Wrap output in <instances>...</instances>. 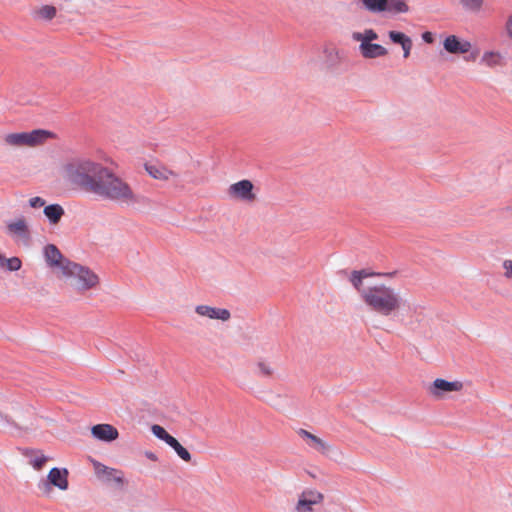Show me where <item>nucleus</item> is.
I'll use <instances>...</instances> for the list:
<instances>
[{
  "instance_id": "1",
  "label": "nucleus",
  "mask_w": 512,
  "mask_h": 512,
  "mask_svg": "<svg viewBox=\"0 0 512 512\" xmlns=\"http://www.w3.org/2000/svg\"><path fill=\"white\" fill-rule=\"evenodd\" d=\"M362 301L370 311L386 318L398 315L404 308L409 312L416 310L403 299L398 289L384 283L367 286L362 291Z\"/></svg>"
},
{
  "instance_id": "2",
  "label": "nucleus",
  "mask_w": 512,
  "mask_h": 512,
  "mask_svg": "<svg viewBox=\"0 0 512 512\" xmlns=\"http://www.w3.org/2000/svg\"><path fill=\"white\" fill-rule=\"evenodd\" d=\"M105 168L90 158L77 157L62 166L61 177L70 187L93 193Z\"/></svg>"
},
{
  "instance_id": "3",
  "label": "nucleus",
  "mask_w": 512,
  "mask_h": 512,
  "mask_svg": "<svg viewBox=\"0 0 512 512\" xmlns=\"http://www.w3.org/2000/svg\"><path fill=\"white\" fill-rule=\"evenodd\" d=\"M92 194L118 204L132 205L138 201L129 183L108 167L103 171Z\"/></svg>"
},
{
  "instance_id": "4",
  "label": "nucleus",
  "mask_w": 512,
  "mask_h": 512,
  "mask_svg": "<svg viewBox=\"0 0 512 512\" xmlns=\"http://www.w3.org/2000/svg\"><path fill=\"white\" fill-rule=\"evenodd\" d=\"M59 278L65 279L80 294L97 288L100 283L98 275L90 268L72 261L62 267V274Z\"/></svg>"
},
{
  "instance_id": "5",
  "label": "nucleus",
  "mask_w": 512,
  "mask_h": 512,
  "mask_svg": "<svg viewBox=\"0 0 512 512\" xmlns=\"http://www.w3.org/2000/svg\"><path fill=\"white\" fill-rule=\"evenodd\" d=\"M53 137L54 134L48 130L36 129L30 132L8 134L5 136V143L14 147H37Z\"/></svg>"
},
{
  "instance_id": "6",
  "label": "nucleus",
  "mask_w": 512,
  "mask_h": 512,
  "mask_svg": "<svg viewBox=\"0 0 512 512\" xmlns=\"http://www.w3.org/2000/svg\"><path fill=\"white\" fill-rule=\"evenodd\" d=\"M323 500L324 496L319 491L306 489L298 495L294 512H314L315 506L320 505Z\"/></svg>"
},
{
  "instance_id": "7",
  "label": "nucleus",
  "mask_w": 512,
  "mask_h": 512,
  "mask_svg": "<svg viewBox=\"0 0 512 512\" xmlns=\"http://www.w3.org/2000/svg\"><path fill=\"white\" fill-rule=\"evenodd\" d=\"M254 185L250 180H241L233 183L227 189V194L231 199L245 202H253L256 195L253 192Z\"/></svg>"
},
{
  "instance_id": "8",
  "label": "nucleus",
  "mask_w": 512,
  "mask_h": 512,
  "mask_svg": "<svg viewBox=\"0 0 512 512\" xmlns=\"http://www.w3.org/2000/svg\"><path fill=\"white\" fill-rule=\"evenodd\" d=\"M151 431L157 438L163 440L166 444L173 448L183 461L189 462L191 460V454L189 451L184 448L176 438L171 436L162 426L155 424L151 427Z\"/></svg>"
},
{
  "instance_id": "9",
  "label": "nucleus",
  "mask_w": 512,
  "mask_h": 512,
  "mask_svg": "<svg viewBox=\"0 0 512 512\" xmlns=\"http://www.w3.org/2000/svg\"><path fill=\"white\" fill-rule=\"evenodd\" d=\"M6 229L7 233L15 240V242L22 243L24 245L28 244L30 232L25 218L21 217L8 222Z\"/></svg>"
},
{
  "instance_id": "10",
  "label": "nucleus",
  "mask_w": 512,
  "mask_h": 512,
  "mask_svg": "<svg viewBox=\"0 0 512 512\" xmlns=\"http://www.w3.org/2000/svg\"><path fill=\"white\" fill-rule=\"evenodd\" d=\"M44 256L47 264L54 270L57 277H60L62 274V267L65 266L66 263L71 262L63 258L59 249L53 244H49L44 248Z\"/></svg>"
},
{
  "instance_id": "11",
  "label": "nucleus",
  "mask_w": 512,
  "mask_h": 512,
  "mask_svg": "<svg viewBox=\"0 0 512 512\" xmlns=\"http://www.w3.org/2000/svg\"><path fill=\"white\" fill-rule=\"evenodd\" d=\"M463 389V383L461 381H447L442 378H437L433 381L430 386V393L437 398H440L444 393L460 392Z\"/></svg>"
},
{
  "instance_id": "12",
  "label": "nucleus",
  "mask_w": 512,
  "mask_h": 512,
  "mask_svg": "<svg viewBox=\"0 0 512 512\" xmlns=\"http://www.w3.org/2000/svg\"><path fill=\"white\" fill-rule=\"evenodd\" d=\"M93 467L98 478L105 481H115L119 485L124 484V475L122 471L105 466L98 461H93Z\"/></svg>"
},
{
  "instance_id": "13",
  "label": "nucleus",
  "mask_w": 512,
  "mask_h": 512,
  "mask_svg": "<svg viewBox=\"0 0 512 512\" xmlns=\"http://www.w3.org/2000/svg\"><path fill=\"white\" fill-rule=\"evenodd\" d=\"M195 312L201 317H206L211 320H221L223 322L228 321L231 317L229 310L209 305H197Z\"/></svg>"
},
{
  "instance_id": "14",
  "label": "nucleus",
  "mask_w": 512,
  "mask_h": 512,
  "mask_svg": "<svg viewBox=\"0 0 512 512\" xmlns=\"http://www.w3.org/2000/svg\"><path fill=\"white\" fill-rule=\"evenodd\" d=\"M145 171L150 177L160 181H168L178 176L176 172L159 163H146Z\"/></svg>"
},
{
  "instance_id": "15",
  "label": "nucleus",
  "mask_w": 512,
  "mask_h": 512,
  "mask_svg": "<svg viewBox=\"0 0 512 512\" xmlns=\"http://www.w3.org/2000/svg\"><path fill=\"white\" fill-rule=\"evenodd\" d=\"M298 435L305 441V443L313 450L319 453H327L330 450V445L322 438L310 433L307 430L300 429Z\"/></svg>"
},
{
  "instance_id": "16",
  "label": "nucleus",
  "mask_w": 512,
  "mask_h": 512,
  "mask_svg": "<svg viewBox=\"0 0 512 512\" xmlns=\"http://www.w3.org/2000/svg\"><path fill=\"white\" fill-rule=\"evenodd\" d=\"M91 434L94 438L111 442L118 438L119 433L118 430L110 424H97L91 428Z\"/></svg>"
},
{
  "instance_id": "17",
  "label": "nucleus",
  "mask_w": 512,
  "mask_h": 512,
  "mask_svg": "<svg viewBox=\"0 0 512 512\" xmlns=\"http://www.w3.org/2000/svg\"><path fill=\"white\" fill-rule=\"evenodd\" d=\"M49 484L59 488L60 490L68 489V471L67 469L52 468L48 473V483L44 484L49 489Z\"/></svg>"
},
{
  "instance_id": "18",
  "label": "nucleus",
  "mask_w": 512,
  "mask_h": 512,
  "mask_svg": "<svg viewBox=\"0 0 512 512\" xmlns=\"http://www.w3.org/2000/svg\"><path fill=\"white\" fill-rule=\"evenodd\" d=\"M445 50L452 54L467 53L471 49V44L468 41H461L457 36H448L443 43Z\"/></svg>"
},
{
  "instance_id": "19",
  "label": "nucleus",
  "mask_w": 512,
  "mask_h": 512,
  "mask_svg": "<svg viewBox=\"0 0 512 512\" xmlns=\"http://www.w3.org/2000/svg\"><path fill=\"white\" fill-rule=\"evenodd\" d=\"M361 55L366 59L383 57L388 54V50L380 44L364 43L359 45Z\"/></svg>"
},
{
  "instance_id": "20",
  "label": "nucleus",
  "mask_w": 512,
  "mask_h": 512,
  "mask_svg": "<svg viewBox=\"0 0 512 512\" xmlns=\"http://www.w3.org/2000/svg\"><path fill=\"white\" fill-rule=\"evenodd\" d=\"M365 10L370 13H383L389 8V0H360Z\"/></svg>"
},
{
  "instance_id": "21",
  "label": "nucleus",
  "mask_w": 512,
  "mask_h": 512,
  "mask_svg": "<svg viewBox=\"0 0 512 512\" xmlns=\"http://www.w3.org/2000/svg\"><path fill=\"white\" fill-rule=\"evenodd\" d=\"M375 275L374 273H370L367 270H355L351 273L350 281L353 287L359 292L360 297L362 298V291L365 290L366 287L363 286V280L370 276Z\"/></svg>"
},
{
  "instance_id": "22",
  "label": "nucleus",
  "mask_w": 512,
  "mask_h": 512,
  "mask_svg": "<svg viewBox=\"0 0 512 512\" xmlns=\"http://www.w3.org/2000/svg\"><path fill=\"white\" fill-rule=\"evenodd\" d=\"M44 214L51 224L56 225L64 215V209L59 204H51L44 207Z\"/></svg>"
},
{
  "instance_id": "23",
  "label": "nucleus",
  "mask_w": 512,
  "mask_h": 512,
  "mask_svg": "<svg viewBox=\"0 0 512 512\" xmlns=\"http://www.w3.org/2000/svg\"><path fill=\"white\" fill-rule=\"evenodd\" d=\"M480 62L490 68H495L503 65V56L499 52L487 51L485 52Z\"/></svg>"
},
{
  "instance_id": "24",
  "label": "nucleus",
  "mask_w": 512,
  "mask_h": 512,
  "mask_svg": "<svg viewBox=\"0 0 512 512\" xmlns=\"http://www.w3.org/2000/svg\"><path fill=\"white\" fill-rule=\"evenodd\" d=\"M352 38L360 44L372 43L378 39V34L373 29H365L363 32H355Z\"/></svg>"
},
{
  "instance_id": "25",
  "label": "nucleus",
  "mask_w": 512,
  "mask_h": 512,
  "mask_svg": "<svg viewBox=\"0 0 512 512\" xmlns=\"http://www.w3.org/2000/svg\"><path fill=\"white\" fill-rule=\"evenodd\" d=\"M256 369H257V374L260 377H264V378H272L275 373V369H274L273 365L266 360L258 361L256 363Z\"/></svg>"
},
{
  "instance_id": "26",
  "label": "nucleus",
  "mask_w": 512,
  "mask_h": 512,
  "mask_svg": "<svg viewBox=\"0 0 512 512\" xmlns=\"http://www.w3.org/2000/svg\"><path fill=\"white\" fill-rule=\"evenodd\" d=\"M27 455L30 457V465H32L35 470H41L48 461V457L40 451H31L30 454Z\"/></svg>"
},
{
  "instance_id": "27",
  "label": "nucleus",
  "mask_w": 512,
  "mask_h": 512,
  "mask_svg": "<svg viewBox=\"0 0 512 512\" xmlns=\"http://www.w3.org/2000/svg\"><path fill=\"white\" fill-rule=\"evenodd\" d=\"M56 15V8L51 5H45L34 10V16L38 19L51 20Z\"/></svg>"
},
{
  "instance_id": "28",
  "label": "nucleus",
  "mask_w": 512,
  "mask_h": 512,
  "mask_svg": "<svg viewBox=\"0 0 512 512\" xmlns=\"http://www.w3.org/2000/svg\"><path fill=\"white\" fill-rule=\"evenodd\" d=\"M388 36L393 43L399 44V45H401V47H404V46H406V44H409L410 42H412L411 38L402 32H398V31H394V30L389 31Z\"/></svg>"
},
{
  "instance_id": "29",
  "label": "nucleus",
  "mask_w": 512,
  "mask_h": 512,
  "mask_svg": "<svg viewBox=\"0 0 512 512\" xmlns=\"http://www.w3.org/2000/svg\"><path fill=\"white\" fill-rule=\"evenodd\" d=\"M409 7L404 0H389V8L386 12L406 13Z\"/></svg>"
},
{
  "instance_id": "30",
  "label": "nucleus",
  "mask_w": 512,
  "mask_h": 512,
  "mask_svg": "<svg viewBox=\"0 0 512 512\" xmlns=\"http://www.w3.org/2000/svg\"><path fill=\"white\" fill-rule=\"evenodd\" d=\"M463 7L472 12H478L482 8L484 0H460Z\"/></svg>"
},
{
  "instance_id": "31",
  "label": "nucleus",
  "mask_w": 512,
  "mask_h": 512,
  "mask_svg": "<svg viewBox=\"0 0 512 512\" xmlns=\"http://www.w3.org/2000/svg\"><path fill=\"white\" fill-rule=\"evenodd\" d=\"M22 266V261L18 257L6 259V267L9 271H18Z\"/></svg>"
},
{
  "instance_id": "32",
  "label": "nucleus",
  "mask_w": 512,
  "mask_h": 512,
  "mask_svg": "<svg viewBox=\"0 0 512 512\" xmlns=\"http://www.w3.org/2000/svg\"><path fill=\"white\" fill-rule=\"evenodd\" d=\"M503 275L506 279H512V259H506L503 261Z\"/></svg>"
},
{
  "instance_id": "33",
  "label": "nucleus",
  "mask_w": 512,
  "mask_h": 512,
  "mask_svg": "<svg viewBox=\"0 0 512 512\" xmlns=\"http://www.w3.org/2000/svg\"><path fill=\"white\" fill-rule=\"evenodd\" d=\"M45 200L41 197H32L30 200H29V204L32 208H40V207H43L45 206Z\"/></svg>"
},
{
  "instance_id": "34",
  "label": "nucleus",
  "mask_w": 512,
  "mask_h": 512,
  "mask_svg": "<svg viewBox=\"0 0 512 512\" xmlns=\"http://www.w3.org/2000/svg\"><path fill=\"white\" fill-rule=\"evenodd\" d=\"M506 33L512 39V14L508 17L505 25Z\"/></svg>"
},
{
  "instance_id": "35",
  "label": "nucleus",
  "mask_w": 512,
  "mask_h": 512,
  "mask_svg": "<svg viewBox=\"0 0 512 512\" xmlns=\"http://www.w3.org/2000/svg\"><path fill=\"white\" fill-rule=\"evenodd\" d=\"M413 43L410 42L409 44H406V46L402 47L403 49V57L406 59L410 56V52L412 49Z\"/></svg>"
},
{
  "instance_id": "36",
  "label": "nucleus",
  "mask_w": 512,
  "mask_h": 512,
  "mask_svg": "<svg viewBox=\"0 0 512 512\" xmlns=\"http://www.w3.org/2000/svg\"><path fill=\"white\" fill-rule=\"evenodd\" d=\"M422 39L426 42V43H432L433 42V35L431 32H424L422 34Z\"/></svg>"
},
{
  "instance_id": "37",
  "label": "nucleus",
  "mask_w": 512,
  "mask_h": 512,
  "mask_svg": "<svg viewBox=\"0 0 512 512\" xmlns=\"http://www.w3.org/2000/svg\"><path fill=\"white\" fill-rule=\"evenodd\" d=\"M9 417H10L9 415H5V418H6L8 423L10 422L9 419H8Z\"/></svg>"
}]
</instances>
